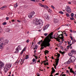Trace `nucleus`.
Listing matches in <instances>:
<instances>
[{
  "mask_svg": "<svg viewBox=\"0 0 76 76\" xmlns=\"http://www.w3.org/2000/svg\"><path fill=\"white\" fill-rule=\"evenodd\" d=\"M53 33H51L46 37L44 39V42L42 43L40 45V46L41 47V50H42L44 48V47L46 48L47 47H50V41H51V38H53L51 36L53 35Z\"/></svg>",
  "mask_w": 76,
  "mask_h": 76,
  "instance_id": "obj_1",
  "label": "nucleus"
},
{
  "mask_svg": "<svg viewBox=\"0 0 76 76\" xmlns=\"http://www.w3.org/2000/svg\"><path fill=\"white\" fill-rule=\"evenodd\" d=\"M33 23H35L36 25H39V28H41L43 25V21L42 20L40 19L38 20H34Z\"/></svg>",
  "mask_w": 76,
  "mask_h": 76,
  "instance_id": "obj_2",
  "label": "nucleus"
},
{
  "mask_svg": "<svg viewBox=\"0 0 76 76\" xmlns=\"http://www.w3.org/2000/svg\"><path fill=\"white\" fill-rule=\"evenodd\" d=\"M75 60H76V58L75 56H71L69 58V60L65 63V64H70V63H72L75 62Z\"/></svg>",
  "mask_w": 76,
  "mask_h": 76,
  "instance_id": "obj_3",
  "label": "nucleus"
},
{
  "mask_svg": "<svg viewBox=\"0 0 76 76\" xmlns=\"http://www.w3.org/2000/svg\"><path fill=\"white\" fill-rule=\"evenodd\" d=\"M11 66H12V65L10 64H7L4 69V72L5 73H7L8 70L10 69V68L11 67Z\"/></svg>",
  "mask_w": 76,
  "mask_h": 76,
  "instance_id": "obj_4",
  "label": "nucleus"
},
{
  "mask_svg": "<svg viewBox=\"0 0 76 76\" xmlns=\"http://www.w3.org/2000/svg\"><path fill=\"white\" fill-rule=\"evenodd\" d=\"M20 50H22L21 48L20 47V46L19 45L15 49V53H19V51Z\"/></svg>",
  "mask_w": 76,
  "mask_h": 76,
  "instance_id": "obj_5",
  "label": "nucleus"
},
{
  "mask_svg": "<svg viewBox=\"0 0 76 76\" xmlns=\"http://www.w3.org/2000/svg\"><path fill=\"white\" fill-rule=\"evenodd\" d=\"M4 63L1 62L0 63V74H2V72H1V69L4 67Z\"/></svg>",
  "mask_w": 76,
  "mask_h": 76,
  "instance_id": "obj_6",
  "label": "nucleus"
},
{
  "mask_svg": "<svg viewBox=\"0 0 76 76\" xmlns=\"http://www.w3.org/2000/svg\"><path fill=\"white\" fill-rule=\"evenodd\" d=\"M35 13L34 12H32L29 14L28 15V17L30 18V19L32 18V17L34 16Z\"/></svg>",
  "mask_w": 76,
  "mask_h": 76,
  "instance_id": "obj_7",
  "label": "nucleus"
},
{
  "mask_svg": "<svg viewBox=\"0 0 76 76\" xmlns=\"http://www.w3.org/2000/svg\"><path fill=\"white\" fill-rule=\"evenodd\" d=\"M66 10L68 13H71L72 11L71 9H70V7L69 6L66 7Z\"/></svg>",
  "mask_w": 76,
  "mask_h": 76,
  "instance_id": "obj_8",
  "label": "nucleus"
},
{
  "mask_svg": "<svg viewBox=\"0 0 76 76\" xmlns=\"http://www.w3.org/2000/svg\"><path fill=\"white\" fill-rule=\"evenodd\" d=\"M53 22L55 23H57L58 22V20L57 18H54L53 19Z\"/></svg>",
  "mask_w": 76,
  "mask_h": 76,
  "instance_id": "obj_9",
  "label": "nucleus"
},
{
  "mask_svg": "<svg viewBox=\"0 0 76 76\" xmlns=\"http://www.w3.org/2000/svg\"><path fill=\"white\" fill-rule=\"evenodd\" d=\"M49 26H50V25L48 24L47 25L45 26L44 27V28L43 29V30L45 31V29H47V28H48Z\"/></svg>",
  "mask_w": 76,
  "mask_h": 76,
  "instance_id": "obj_10",
  "label": "nucleus"
},
{
  "mask_svg": "<svg viewBox=\"0 0 76 76\" xmlns=\"http://www.w3.org/2000/svg\"><path fill=\"white\" fill-rule=\"evenodd\" d=\"M72 54H76V51L75 50H72L71 52Z\"/></svg>",
  "mask_w": 76,
  "mask_h": 76,
  "instance_id": "obj_11",
  "label": "nucleus"
},
{
  "mask_svg": "<svg viewBox=\"0 0 76 76\" xmlns=\"http://www.w3.org/2000/svg\"><path fill=\"white\" fill-rule=\"evenodd\" d=\"M35 58H34L33 59L32 61L33 62H31V64H34V62H35Z\"/></svg>",
  "mask_w": 76,
  "mask_h": 76,
  "instance_id": "obj_12",
  "label": "nucleus"
},
{
  "mask_svg": "<svg viewBox=\"0 0 76 76\" xmlns=\"http://www.w3.org/2000/svg\"><path fill=\"white\" fill-rule=\"evenodd\" d=\"M59 38L62 39V41H64V39H64V36H62V37H59Z\"/></svg>",
  "mask_w": 76,
  "mask_h": 76,
  "instance_id": "obj_13",
  "label": "nucleus"
},
{
  "mask_svg": "<svg viewBox=\"0 0 76 76\" xmlns=\"http://www.w3.org/2000/svg\"><path fill=\"white\" fill-rule=\"evenodd\" d=\"M69 71L71 73H73L74 71L73 70V68H71L70 69Z\"/></svg>",
  "mask_w": 76,
  "mask_h": 76,
  "instance_id": "obj_14",
  "label": "nucleus"
},
{
  "mask_svg": "<svg viewBox=\"0 0 76 76\" xmlns=\"http://www.w3.org/2000/svg\"><path fill=\"white\" fill-rule=\"evenodd\" d=\"M3 43H1L0 45V48L1 49L3 48Z\"/></svg>",
  "mask_w": 76,
  "mask_h": 76,
  "instance_id": "obj_15",
  "label": "nucleus"
},
{
  "mask_svg": "<svg viewBox=\"0 0 76 76\" xmlns=\"http://www.w3.org/2000/svg\"><path fill=\"white\" fill-rule=\"evenodd\" d=\"M52 72L54 73L56 72V70L54 69V68L53 67L52 68Z\"/></svg>",
  "mask_w": 76,
  "mask_h": 76,
  "instance_id": "obj_16",
  "label": "nucleus"
},
{
  "mask_svg": "<svg viewBox=\"0 0 76 76\" xmlns=\"http://www.w3.org/2000/svg\"><path fill=\"white\" fill-rule=\"evenodd\" d=\"M59 53H61L62 54H64V52H61V51H59Z\"/></svg>",
  "mask_w": 76,
  "mask_h": 76,
  "instance_id": "obj_17",
  "label": "nucleus"
},
{
  "mask_svg": "<svg viewBox=\"0 0 76 76\" xmlns=\"http://www.w3.org/2000/svg\"><path fill=\"white\" fill-rule=\"evenodd\" d=\"M49 51L47 50H46L45 51H44V53H47V54H48L49 53Z\"/></svg>",
  "mask_w": 76,
  "mask_h": 76,
  "instance_id": "obj_18",
  "label": "nucleus"
},
{
  "mask_svg": "<svg viewBox=\"0 0 76 76\" xmlns=\"http://www.w3.org/2000/svg\"><path fill=\"white\" fill-rule=\"evenodd\" d=\"M62 36V37H64L63 36V34H61L60 35H59L58 36V38H59V37L60 38H61V37H60V36Z\"/></svg>",
  "mask_w": 76,
  "mask_h": 76,
  "instance_id": "obj_19",
  "label": "nucleus"
},
{
  "mask_svg": "<svg viewBox=\"0 0 76 76\" xmlns=\"http://www.w3.org/2000/svg\"><path fill=\"white\" fill-rule=\"evenodd\" d=\"M68 55H69V56H71V57H72V56L73 55V54H72L71 53H69L68 54Z\"/></svg>",
  "mask_w": 76,
  "mask_h": 76,
  "instance_id": "obj_20",
  "label": "nucleus"
},
{
  "mask_svg": "<svg viewBox=\"0 0 76 76\" xmlns=\"http://www.w3.org/2000/svg\"><path fill=\"white\" fill-rule=\"evenodd\" d=\"M18 3H17L15 4L14 5V7H18Z\"/></svg>",
  "mask_w": 76,
  "mask_h": 76,
  "instance_id": "obj_21",
  "label": "nucleus"
},
{
  "mask_svg": "<svg viewBox=\"0 0 76 76\" xmlns=\"http://www.w3.org/2000/svg\"><path fill=\"white\" fill-rule=\"evenodd\" d=\"M76 42V40H75V39H74L73 40H72V44H75V42Z\"/></svg>",
  "mask_w": 76,
  "mask_h": 76,
  "instance_id": "obj_22",
  "label": "nucleus"
},
{
  "mask_svg": "<svg viewBox=\"0 0 76 76\" xmlns=\"http://www.w3.org/2000/svg\"><path fill=\"white\" fill-rule=\"evenodd\" d=\"M28 58H29V56H28V55H26V57L25 58V59L26 60H27V59H28Z\"/></svg>",
  "mask_w": 76,
  "mask_h": 76,
  "instance_id": "obj_23",
  "label": "nucleus"
},
{
  "mask_svg": "<svg viewBox=\"0 0 76 76\" xmlns=\"http://www.w3.org/2000/svg\"><path fill=\"white\" fill-rule=\"evenodd\" d=\"M58 57H57V58H58L60 57V54L59 53H58L57 54Z\"/></svg>",
  "mask_w": 76,
  "mask_h": 76,
  "instance_id": "obj_24",
  "label": "nucleus"
},
{
  "mask_svg": "<svg viewBox=\"0 0 76 76\" xmlns=\"http://www.w3.org/2000/svg\"><path fill=\"white\" fill-rule=\"evenodd\" d=\"M6 50L7 51H9V47H7L6 49Z\"/></svg>",
  "mask_w": 76,
  "mask_h": 76,
  "instance_id": "obj_25",
  "label": "nucleus"
},
{
  "mask_svg": "<svg viewBox=\"0 0 76 76\" xmlns=\"http://www.w3.org/2000/svg\"><path fill=\"white\" fill-rule=\"evenodd\" d=\"M3 40V37L0 38V42H1V41H2Z\"/></svg>",
  "mask_w": 76,
  "mask_h": 76,
  "instance_id": "obj_26",
  "label": "nucleus"
},
{
  "mask_svg": "<svg viewBox=\"0 0 76 76\" xmlns=\"http://www.w3.org/2000/svg\"><path fill=\"white\" fill-rule=\"evenodd\" d=\"M71 17H72V18H73V16H74V14L73 13H72L71 14Z\"/></svg>",
  "mask_w": 76,
  "mask_h": 76,
  "instance_id": "obj_27",
  "label": "nucleus"
},
{
  "mask_svg": "<svg viewBox=\"0 0 76 76\" xmlns=\"http://www.w3.org/2000/svg\"><path fill=\"white\" fill-rule=\"evenodd\" d=\"M3 31V29H2V28H0V33H1Z\"/></svg>",
  "mask_w": 76,
  "mask_h": 76,
  "instance_id": "obj_28",
  "label": "nucleus"
},
{
  "mask_svg": "<svg viewBox=\"0 0 76 76\" xmlns=\"http://www.w3.org/2000/svg\"><path fill=\"white\" fill-rule=\"evenodd\" d=\"M6 24H7V23L6 22H4L2 23V25H6Z\"/></svg>",
  "mask_w": 76,
  "mask_h": 76,
  "instance_id": "obj_29",
  "label": "nucleus"
},
{
  "mask_svg": "<svg viewBox=\"0 0 76 76\" xmlns=\"http://www.w3.org/2000/svg\"><path fill=\"white\" fill-rule=\"evenodd\" d=\"M58 12L59 13H60V14H63L64 13L63 12L61 11Z\"/></svg>",
  "mask_w": 76,
  "mask_h": 76,
  "instance_id": "obj_30",
  "label": "nucleus"
},
{
  "mask_svg": "<svg viewBox=\"0 0 76 76\" xmlns=\"http://www.w3.org/2000/svg\"><path fill=\"white\" fill-rule=\"evenodd\" d=\"M45 8H47V9H48L49 8V7H48V6L45 5Z\"/></svg>",
  "mask_w": 76,
  "mask_h": 76,
  "instance_id": "obj_31",
  "label": "nucleus"
},
{
  "mask_svg": "<svg viewBox=\"0 0 76 76\" xmlns=\"http://www.w3.org/2000/svg\"><path fill=\"white\" fill-rule=\"evenodd\" d=\"M38 47V46L37 45H36L35 46V50H37V47Z\"/></svg>",
  "mask_w": 76,
  "mask_h": 76,
  "instance_id": "obj_32",
  "label": "nucleus"
},
{
  "mask_svg": "<svg viewBox=\"0 0 76 76\" xmlns=\"http://www.w3.org/2000/svg\"><path fill=\"white\" fill-rule=\"evenodd\" d=\"M59 61V58H57L56 60V62H58V63Z\"/></svg>",
  "mask_w": 76,
  "mask_h": 76,
  "instance_id": "obj_33",
  "label": "nucleus"
},
{
  "mask_svg": "<svg viewBox=\"0 0 76 76\" xmlns=\"http://www.w3.org/2000/svg\"><path fill=\"white\" fill-rule=\"evenodd\" d=\"M19 62V60H17V61H16L15 63V64H17V63Z\"/></svg>",
  "mask_w": 76,
  "mask_h": 76,
  "instance_id": "obj_34",
  "label": "nucleus"
},
{
  "mask_svg": "<svg viewBox=\"0 0 76 76\" xmlns=\"http://www.w3.org/2000/svg\"><path fill=\"white\" fill-rule=\"evenodd\" d=\"M44 65H45V66H46V65H48V62H47V63H44Z\"/></svg>",
  "mask_w": 76,
  "mask_h": 76,
  "instance_id": "obj_35",
  "label": "nucleus"
},
{
  "mask_svg": "<svg viewBox=\"0 0 76 76\" xmlns=\"http://www.w3.org/2000/svg\"><path fill=\"white\" fill-rule=\"evenodd\" d=\"M56 65L55 66H57V65H58V62H56Z\"/></svg>",
  "mask_w": 76,
  "mask_h": 76,
  "instance_id": "obj_36",
  "label": "nucleus"
},
{
  "mask_svg": "<svg viewBox=\"0 0 76 76\" xmlns=\"http://www.w3.org/2000/svg\"><path fill=\"white\" fill-rule=\"evenodd\" d=\"M51 7H52V8L53 9H55V7H54L53 5L51 6Z\"/></svg>",
  "mask_w": 76,
  "mask_h": 76,
  "instance_id": "obj_37",
  "label": "nucleus"
},
{
  "mask_svg": "<svg viewBox=\"0 0 76 76\" xmlns=\"http://www.w3.org/2000/svg\"><path fill=\"white\" fill-rule=\"evenodd\" d=\"M48 35V34L47 33L44 34V35H45V36H47V35Z\"/></svg>",
  "mask_w": 76,
  "mask_h": 76,
  "instance_id": "obj_38",
  "label": "nucleus"
},
{
  "mask_svg": "<svg viewBox=\"0 0 76 76\" xmlns=\"http://www.w3.org/2000/svg\"><path fill=\"white\" fill-rule=\"evenodd\" d=\"M66 15L67 17H69V14L68 13L66 14Z\"/></svg>",
  "mask_w": 76,
  "mask_h": 76,
  "instance_id": "obj_39",
  "label": "nucleus"
},
{
  "mask_svg": "<svg viewBox=\"0 0 76 76\" xmlns=\"http://www.w3.org/2000/svg\"><path fill=\"white\" fill-rule=\"evenodd\" d=\"M73 74H75V75H76V71H75V72L74 71V72H73Z\"/></svg>",
  "mask_w": 76,
  "mask_h": 76,
  "instance_id": "obj_40",
  "label": "nucleus"
},
{
  "mask_svg": "<svg viewBox=\"0 0 76 76\" xmlns=\"http://www.w3.org/2000/svg\"><path fill=\"white\" fill-rule=\"evenodd\" d=\"M41 7H45V5H41Z\"/></svg>",
  "mask_w": 76,
  "mask_h": 76,
  "instance_id": "obj_41",
  "label": "nucleus"
},
{
  "mask_svg": "<svg viewBox=\"0 0 76 76\" xmlns=\"http://www.w3.org/2000/svg\"><path fill=\"white\" fill-rule=\"evenodd\" d=\"M30 1L33 2H35V0H30Z\"/></svg>",
  "mask_w": 76,
  "mask_h": 76,
  "instance_id": "obj_42",
  "label": "nucleus"
},
{
  "mask_svg": "<svg viewBox=\"0 0 76 76\" xmlns=\"http://www.w3.org/2000/svg\"><path fill=\"white\" fill-rule=\"evenodd\" d=\"M23 53V52L22 50L21 51V52H20V54L21 55H22V53Z\"/></svg>",
  "mask_w": 76,
  "mask_h": 76,
  "instance_id": "obj_43",
  "label": "nucleus"
},
{
  "mask_svg": "<svg viewBox=\"0 0 76 76\" xmlns=\"http://www.w3.org/2000/svg\"><path fill=\"white\" fill-rule=\"evenodd\" d=\"M70 20H73V19H74V18H73V17H72V18H70Z\"/></svg>",
  "mask_w": 76,
  "mask_h": 76,
  "instance_id": "obj_44",
  "label": "nucleus"
},
{
  "mask_svg": "<svg viewBox=\"0 0 76 76\" xmlns=\"http://www.w3.org/2000/svg\"><path fill=\"white\" fill-rule=\"evenodd\" d=\"M26 42H27V43H28V42H29V39L27 40Z\"/></svg>",
  "mask_w": 76,
  "mask_h": 76,
  "instance_id": "obj_45",
  "label": "nucleus"
},
{
  "mask_svg": "<svg viewBox=\"0 0 76 76\" xmlns=\"http://www.w3.org/2000/svg\"><path fill=\"white\" fill-rule=\"evenodd\" d=\"M5 42L6 43H8L9 42V40H6Z\"/></svg>",
  "mask_w": 76,
  "mask_h": 76,
  "instance_id": "obj_46",
  "label": "nucleus"
},
{
  "mask_svg": "<svg viewBox=\"0 0 76 76\" xmlns=\"http://www.w3.org/2000/svg\"><path fill=\"white\" fill-rule=\"evenodd\" d=\"M1 10H3V9H4V8L3 7H1Z\"/></svg>",
  "mask_w": 76,
  "mask_h": 76,
  "instance_id": "obj_47",
  "label": "nucleus"
},
{
  "mask_svg": "<svg viewBox=\"0 0 76 76\" xmlns=\"http://www.w3.org/2000/svg\"><path fill=\"white\" fill-rule=\"evenodd\" d=\"M25 50H26V49H25V48H24L22 51L24 52V51H25Z\"/></svg>",
  "mask_w": 76,
  "mask_h": 76,
  "instance_id": "obj_48",
  "label": "nucleus"
},
{
  "mask_svg": "<svg viewBox=\"0 0 76 76\" xmlns=\"http://www.w3.org/2000/svg\"><path fill=\"white\" fill-rule=\"evenodd\" d=\"M3 7H4V9H5V8H6V7H7V6H5Z\"/></svg>",
  "mask_w": 76,
  "mask_h": 76,
  "instance_id": "obj_49",
  "label": "nucleus"
},
{
  "mask_svg": "<svg viewBox=\"0 0 76 76\" xmlns=\"http://www.w3.org/2000/svg\"><path fill=\"white\" fill-rule=\"evenodd\" d=\"M6 20H9V17H6Z\"/></svg>",
  "mask_w": 76,
  "mask_h": 76,
  "instance_id": "obj_50",
  "label": "nucleus"
},
{
  "mask_svg": "<svg viewBox=\"0 0 76 76\" xmlns=\"http://www.w3.org/2000/svg\"><path fill=\"white\" fill-rule=\"evenodd\" d=\"M37 44H38L39 45H40V44H41L40 41H39V42L37 43Z\"/></svg>",
  "mask_w": 76,
  "mask_h": 76,
  "instance_id": "obj_51",
  "label": "nucleus"
},
{
  "mask_svg": "<svg viewBox=\"0 0 76 76\" xmlns=\"http://www.w3.org/2000/svg\"><path fill=\"white\" fill-rule=\"evenodd\" d=\"M37 76H40V74L38 73H37Z\"/></svg>",
  "mask_w": 76,
  "mask_h": 76,
  "instance_id": "obj_52",
  "label": "nucleus"
},
{
  "mask_svg": "<svg viewBox=\"0 0 76 76\" xmlns=\"http://www.w3.org/2000/svg\"><path fill=\"white\" fill-rule=\"evenodd\" d=\"M53 38H55V39H57L58 38H59L58 37H57V38H56L55 37H53Z\"/></svg>",
  "mask_w": 76,
  "mask_h": 76,
  "instance_id": "obj_53",
  "label": "nucleus"
},
{
  "mask_svg": "<svg viewBox=\"0 0 76 76\" xmlns=\"http://www.w3.org/2000/svg\"><path fill=\"white\" fill-rule=\"evenodd\" d=\"M70 38H71V40H73V37H70Z\"/></svg>",
  "mask_w": 76,
  "mask_h": 76,
  "instance_id": "obj_54",
  "label": "nucleus"
},
{
  "mask_svg": "<svg viewBox=\"0 0 76 76\" xmlns=\"http://www.w3.org/2000/svg\"><path fill=\"white\" fill-rule=\"evenodd\" d=\"M60 39H58V38L56 40L57 41H60Z\"/></svg>",
  "mask_w": 76,
  "mask_h": 76,
  "instance_id": "obj_55",
  "label": "nucleus"
},
{
  "mask_svg": "<svg viewBox=\"0 0 76 76\" xmlns=\"http://www.w3.org/2000/svg\"><path fill=\"white\" fill-rule=\"evenodd\" d=\"M21 60V61H25V59H21V60Z\"/></svg>",
  "mask_w": 76,
  "mask_h": 76,
  "instance_id": "obj_56",
  "label": "nucleus"
},
{
  "mask_svg": "<svg viewBox=\"0 0 76 76\" xmlns=\"http://www.w3.org/2000/svg\"><path fill=\"white\" fill-rule=\"evenodd\" d=\"M35 57L36 59H37L38 58V56H35Z\"/></svg>",
  "mask_w": 76,
  "mask_h": 76,
  "instance_id": "obj_57",
  "label": "nucleus"
},
{
  "mask_svg": "<svg viewBox=\"0 0 76 76\" xmlns=\"http://www.w3.org/2000/svg\"><path fill=\"white\" fill-rule=\"evenodd\" d=\"M66 26H70V24H68L67 25H66Z\"/></svg>",
  "mask_w": 76,
  "mask_h": 76,
  "instance_id": "obj_58",
  "label": "nucleus"
},
{
  "mask_svg": "<svg viewBox=\"0 0 76 76\" xmlns=\"http://www.w3.org/2000/svg\"><path fill=\"white\" fill-rule=\"evenodd\" d=\"M22 62V63H21V64H23V63H24V61H21V62H20L21 63Z\"/></svg>",
  "mask_w": 76,
  "mask_h": 76,
  "instance_id": "obj_59",
  "label": "nucleus"
},
{
  "mask_svg": "<svg viewBox=\"0 0 76 76\" xmlns=\"http://www.w3.org/2000/svg\"><path fill=\"white\" fill-rule=\"evenodd\" d=\"M36 52H37V50H34V53H36Z\"/></svg>",
  "mask_w": 76,
  "mask_h": 76,
  "instance_id": "obj_60",
  "label": "nucleus"
},
{
  "mask_svg": "<svg viewBox=\"0 0 76 76\" xmlns=\"http://www.w3.org/2000/svg\"><path fill=\"white\" fill-rule=\"evenodd\" d=\"M59 73H56V74L55 75H59Z\"/></svg>",
  "mask_w": 76,
  "mask_h": 76,
  "instance_id": "obj_61",
  "label": "nucleus"
},
{
  "mask_svg": "<svg viewBox=\"0 0 76 76\" xmlns=\"http://www.w3.org/2000/svg\"><path fill=\"white\" fill-rule=\"evenodd\" d=\"M37 63V61L36 60H35L34 61V64H35V63Z\"/></svg>",
  "mask_w": 76,
  "mask_h": 76,
  "instance_id": "obj_62",
  "label": "nucleus"
},
{
  "mask_svg": "<svg viewBox=\"0 0 76 76\" xmlns=\"http://www.w3.org/2000/svg\"><path fill=\"white\" fill-rule=\"evenodd\" d=\"M60 47L61 49H63V46H60Z\"/></svg>",
  "mask_w": 76,
  "mask_h": 76,
  "instance_id": "obj_63",
  "label": "nucleus"
},
{
  "mask_svg": "<svg viewBox=\"0 0 76 76\" xmlns=\"http://www.w3.org/2000/svg\"><path fill=\"white\" fill-rule=\"evenodd\" d=\"M62 76H66V74H64L62 75Z\"/></svg>",
  "mask_w": 76,
  "mask_h": 76,
  "instance_id": "obj_64",
  "label": "nucleus"
}]
</instances>
